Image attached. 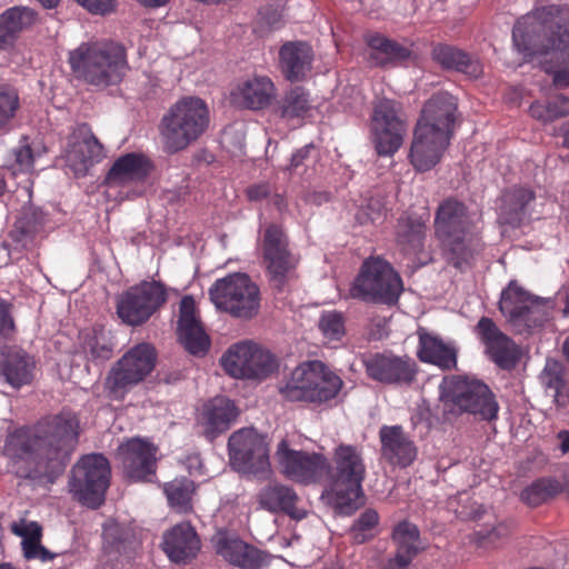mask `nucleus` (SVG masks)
<instances>
[{"mask_svg": "<svg viewBox=\"0 0 569 569\" xmlns=\"http://www.w3.org/2000/svg\"><path fill=\"white\" fill-rule=\"evenodd\" d=\"M79 429L77 416L63 410L42 419L33 430L18 429L8 435L3 455L18 477L52 485L78 445Z\"/></svg>", "mask_w": 569, "mask_h": 569, "instance_id": "f257e3e1", "label": "nucleus"}, {"mask_svg": "<svg viewBox=\"0 0 569 569\" xmlns=\"http://www.w3.org/2000/svg\"><path fill=\"white\" fill-rule=\"evenodd\" d=\"M517 50L538 59L559 88L569 86V7L545 6L521 17L512 29Z\"/></svg>", "mask_w": 569, "mask_h": 569, "instance_id": "f03ea898", "label": "nucleus"}, {"mask_svg": "<svg viewBox=\"0 0 569 569\" xmlns=\"http://www.w3.org/2000/svg\"><path fill=\"white\" fill-rule=\"evenodd\" d=\"M68 62L76 79L100 89L121 82L129 68L126 48L111 40L80 43Z\"/></svg>", "mask_w": 569, "mask_h": 569, "instance_id": "7ed1b4c3", "label": "nucleus"}, {"mask_svg": "<svg viewBox=\"0 0 569 569\" xmlns=\"http://www.w3.org/2000/svg\"><path fill=\"white\" fill-rule=\"evenodd\" d=\"M472 227L463 202L448 198L439 204L435 218L436 236L442 243L446 259L457 269L470 266L480 250V241Z\"/></svg>", "mask_w": 569, "mask_h": 569, "instance_id": "20e7f679", "label": "nucleus"}, {"mask_svg": "<svg viewBox=\"0 0 569 569\" xmlns=\"http://www.w3.org/2000/svg\"><path fill=\"white\" fill-rule=\"evenodd\" d=\"M327 488L322 492L340 513L351 515L363 505L362 481L366 466L361 450L351 445H339L332 457Z\"/></svg>", "mask_w": 569, "mask_h": 569, "instance_id": "39448f33", "label": "nucleus"}, {"mask_svg": "<svg viewBox=\"0 0 569 569\" xmlns=\"http://www.w3.org/2000/svg\"><path fill=\"white\" fill-rule=\"evenodd\" d=\"M210 111L198 97H183L169 107L159 122L163 150L173 154L186 150L209 128Z\"/></svg>", "mask_w": 569, "mask_h": 569, "instance_id": "423d86ee", "label": "nucleus"}, {"mask_svg": "<svg viewBox=\"0 0 569 569\" xmlns=\"http://www.w3.org/2000/svg\"><path fill=\"white\" fill-rule=\"evenodd\" d=\"M440 399L455 415L470 413L481 421L491 422L498 418L499 403L489 387L476 379L460 376L443 378Z\"/></svg>", "mask_w": 569, "mask_h": 569, "instance_id": "0eeeda50", "label": "nucleus"}, {"mask_svg": "<svg viewBox=\"0 0 569 569\" xmlns=\"http://www.w3.org/2000/svg\"><path fill=\"white\" fill-rule=\"evenodd\" d=\"M209 297L218 310L238 320L249 321L260 313V288L244 272H234L217 279L209 288Z\"/></svg>", "mask_w": 569, "mask_h": 569, "instance_id": "6e6552de", "label": "nucleus"}, {"mask_svg": "<svg viewBox=\"0 0 569 569\" xmlns=\"http://www.w3.org/2000/svg\"><path fill=\"white\" fill-rule=\"evenodd\" d=\"M156 348L141 342L127 350L110 368L104 379L107 397L122 401L131 389L143 382L156 368Z\"/></svg>", "mask_w": 569, "mask_h": 569, "instance_id": "1a4fd4ad", "label": "nucleus"}, {"mask_svg": "<svg viewBox=\"0 0 569 569\" xmlns=\"http://www.w3.org/2000/svg\"><path fill=\"white\" fill-rule=\"evenodd\" d=\"M110 480L111 466L102 453L83 455L70 470L68 491L82 506L98 509L106 500Z\"/></svg>", "mask_w": 569, "mask_h": 569, "instance_id": "9d476101", "label": "nucleus"}, {"mask_svg": "<svg viewBox=\"0 0 569 569\" xmlns=\"http://www.w3.org/2000/svg\"><path fill=\"white\" fill-rule=\"evenodd\" d=\"M403 290L402 280L392 266L379 258H367L350 288V296L366 302L395 305Z\"/></svg>", "mask_w": 569, "mask_h": 569, "instance_id": "9b49d317", "label": "nucleus"}, {"mask_svg": "<svg viewBox=\"0 0 569 569\" xmlns=\"http://www.w3.org/2000/svg\"><path fill=\"white\" fill-rule=\"evenodd\" d=\"M266 277L272 290L283 292L298 279L300 259L289 247V239L282 227L269 224L261 242Z\"/></svg>", "mask_w": 569, "mask_h": 569, "instance_id": "f8f14e48", "label": "nucleus"}, {"mask_svg": "<svg viewBox=\"0 0 569 569\" xmlns=\"http://www.w3.org/2000/svg\"><path fill=\"white\" fill-rule=\"evenodd\" d=\"M553 302L526 291L511 281L501 292L499 310L518 333H529L548 321Z\"/></svg>", "mask_w": 569, "mask_h": 569, "instance_id": "ddd939ff", "label": "nucleus"}, {"mask_svg": "<svg viewBox=\"0 0 569 569\" xmlns=\"http://www.w3.org/2000/svg\"><path fill=\"white\" fill-rule=\"evenodd\" d=\"M231 467L242 473L267 478L271 473L267 436L254 428H241L228 439Z\"/></svg>", "mask_w": 569, "mask_h": 569, "instance_id": "4468645a", "label": "nucleus"}, {"mask_svg": "<svg viewBox=\"0 0 569 569\" xmlns=\"http://www.w3.org/2000/svg\"><path fill=\"white\" fill-rule=\"evenodd\" d=\"M166 286L156 280H143L131 286L117 299V315L131 327L146 323L167 301Z\"/></svg>", "mask_w": 569, "mask_h": 569, "instance_id": "2eb2a0df", "label": "nucleus"}, {"mask_svg": "<svg viewBox=\"0 0 569 569\" xmlns=\"http://www.w3.org/2000/svg\"><path fill=\"white\" fill-rule=\"evenodd\" d=\"M274 458L287 479L302 485L318 482L330 468L323 455L291 449L286 439L278 443Z\"/></svg>", "mask_w": 569, "mask_h": 569, "instance_id": "dca6fc26", "label": "nucleus"}, {"mask_svg": "<svg viewBox=\"0 0 569 569\" xmlns=\"http://www.w3.org/2000/svg\"><path fill=\"white\" fill-rule=\"evenodd\" d=\"M368 378L385 386L409 387L419 371L415 359L392 351L375 352L362 360Z\"/></svg>", "mask_w": 569, "mask_h": 569, "instance_id": "f3484780", "label": "nucleus"}, {"mask_svg": "<svg viewBox=\"0 0 569 569\" xmlns=\"http://www.w3.org/2000/svg\"><path fill=\"white\" fill-rule=\"evenodd\" d=\"M158 448L141 438H130L117 449L123 476L131 482H153L158 469Z\"/></svg>", "mask_w": 569, "mask_h": 569, "instance_id": "a211bd4d", "label": "nucleus"}, {"mask_svg": "<svg viewBox=\"0 0 569 569\" xmlns=\"http://www.w3.org/2000/svg\"><path fill=\"white\" fill-rule=\"evenodd\" d=\"M66 167L74 177H84L89 170L106 158L103 144L88 123H80L68 136L64 147Z\"/></svg>", "mask_w": 569, "mask_h": 569, "instance_id": "6ab92c4d", "label": "nucleus"}, {"mask_svg": "<svg viewBox=\"0 0 569 569\" xmlns=\"http://www.w3.org/2000/svg\"><path fill=\"white\" fill-rule=\"evenodd\" d=\"M475 332L482 342L486 353L501 369L511 370L520 360L517 345L505 335L488 317H481Z\"/></svg>", "mask_w": 569, "mask_h": 569, "instance_id": "aec40b11", "label": "nucleus"}, {"mask_svg": "<svg viewBox=\"0 0 569 569\" xmlns=\"http://www.w3.org/2000/svg\"><path fill=\"white\" fill-rule=\"evenodd\" d=\"M450 136L426 126H416L410 148V162L420 172L429 171L441 159L450 143Z\"/></svg>", "mask_w": 569, "mask_h": 569, "instance_id": "412c9836", "label": "nucleus"}, {"mask_svg": "<svg viewBox=\"0 0 569 569\" xmlns=\"http://www.w3.org/2000/svg\"><path fill=\"white\" fill-rule=\"evenodd\" d=\"M212 542L219 556L240 569H261L270 562L268 552L226 532H218Z\"/></svg>", "mask_w": 569, "mask_h": 569, "instance_id": "4be33fe9", "label": "nucleus"}, {"mask_svg": "<svg viewBox=\"0 0 569 569\" xmlns=\"http://www.w3.org/2000/svg\"><path fill=\"white\" fill-rule=\"evenodd\" d=\"M177 335L181 345L191 355L202 356L210 347V339L196 315V301L192 296H184L180 301Z\"/></svg>", "mask_w": 569, "mask_h": 569, "instance_id": "5701e85b", "label": "nucleus"}, {"mask_svg": "<svg viewBox=\"0 0 569 569\" xmlns=\"http://www.w3.org/2000/svg\"><path fill=\"white\" fill-rule=\"evenodd\" d=\"M379 440L381 457L392 466L406 468L417 458L418 449L400 425L380 427Z\"/></svg>", "mask_w": 569, "mask_h": 569, "instance_id": "b1692460", "label": "nucleus"}, {"mask_svg": "<svg viewBox=\"0 0 569 569\" xmlns=\"http://www.w3.org/2000/svg\"><path fill=\"white\" fill-rule=\"evenodd\" d=\"M300 498L296 490L286 483L271 481L257 495L259 507L271 513H283L295 520H302L307 511L299 508Z\"/></svg>", "mask_w": 569, "mask_h": 569, "instance_id": "393cba45", "label": "nucleus"}, {"mask_svg": "<svg viewBox=\"0 0 569 569\" xmlns=\"http://www.w3.org/2000/svg\"><path fill=\"white\" fill-rule=\"evenodd\" d=\"M457 100L448 92H438L426 101L417 126L430 127L433 131H442L452 136Z\"/></svg>", "mask_w": 569, "mask_h": 569, "instance_id": "a878e982", "label": "nucleus"}, {"mask_svg": "<svg viewBox=\"0 0 569 569\" xmlns=\"http://www.w3.org/2000/svg\"><path fill=\"white\" fill-rule=\"evenodd\" d=\"M238 415V408L230 399L216 397L203 406L198 422L204 437L212 441L231 427Z\"/></svg>", "mask_w": 569, "mask_h": 569, "instance_id": "bb28decb", "label": "nucleus"}, {"mask_svg": "<svg viewBox=\"0 0 569 569\" xmlns=\"http://www.w3.org/2000/svg\"><path fill=\"white\" fill-rule=\"evenodd\" d=\"M536 193L527 187L515 186L500 198L498 221L510 227H520L529 217Z\"/></svg>", "mask_w": 569, "mask_h": 569, "instance_id": "cd10ccee", "label": "nucleus"}, {"mask_svg": "<svg viewBox=\"0 0 569 569\" xmlns=\"http://www.w3.org/2000/svg\"><path fill=\"white\" fill-rule=\"evenodd\" d=\"M312 48L303 41H289L279 50V68L283 77L298 82L303 80L312 68Z\"/></svg>", "mask_w": 569, "mask_h": 569, "instance_id": "c85d7f7f", "label": "nucleus"}, {"mask_svg": "<svg viewBox=\"0 0 569 569\" xmlns=\"http://www.w3.org/2000/svg\"><path fill=\"white\" fill-rule=\"evenodd\" d=\"M163 550L176 563L194 558L200 550V539L189 522L176 525L163 535Z\"/></svg>", "mask_w": 569, "mask_h": 569, "instance_id": "c756f323", "label": "nucleus"}, {"mask_svg": "<svg viewBox=\"0 0 569 569\" xmlns=\"http://www.w3.org/2000/svg\"><path fill=\"white\" fill-rule=\"evenodd\" d=\"M36 360L20 348H11L0 361V375L13 389L31 385L34 379Z\"/></svg>", "mask_w": 569, "mask_h": 569, "instance_id": "7c9ffc66", "label": "nucleus"}, {"mask_svg": "<svg viewBox=\"0 0 569 569\" xmlns=\"http://www.w3.org/2000/svg\"><path fill=\"white\" fill-rule=\"evenodd\" d=\"M431 58L442 69L458 71L472 79L483 74V66L477 57L451 44H435L431 49Z\"/></svg>", "mask_w": 569, "mask_h": 569, "instance_id": "2f4dec72", "label": "nucleus"}, {"mask_svg": "<svg viewBox=\"0 0 569 569\" xmlns=\"http://www.w3.org/2000/svg\"><path fill=\"white\" fill-rule=\"evenodd\" d=\"M38 13L36 10L14 6L0 14V52L11 50L20 34L36 24Z\"/></svg>", "mask_w": 569, "mask_h": 569, "instance_id": "473e14b6", "label": "nucleus"}, {"mask_svg": "<svg viewBox=\"0 0 569 569\" xmlns=\"http://www.w3.org/2000/svg\"><path fill=\"white\" fill-rule=\"evenodd\" d=\"M233 96L247 109L261 110L276 98V87L267 76H253L239 83Z\"/></svg>", "mask_w": 569, "mask_h": 569, "instance_id": "72a5a7b5", "label": "nucleus"}, {"mask_svg": "<svg viewBox=\"0 0 569 569\" xmlns=\"http://www.w3.org/2000/svg\"><path fill=\"white\" fill-rule=\"evenodd\" d=\"M318 378V372L312 370L311 361L303 362L279 386V393L287 401L311 402L312 397L319 395L313 393L312 387Z\"/></svg>", "mask_w": 569, "mask_h": 569, "instance_id": "f704fd0d", "label": "nucleus"}, {"mask_svg": "<svg viewBox=\"0 0 569 569\" xmlns=\"http://www.w3.org/2000/svg\"><path fill=\"white\" fill-rule=\"evenodd\" d=\"M150 170L149 159L137 152H129L119 157L106 176V182L111 186H123L143 180Z\"/></svg>", "mask_w": 569, "mask_h": 569, "instance_id": "c9c22d12", "label": "nucleus"}, {"mask_svg": "<svg viewBox=\"0 0 569 569\" xmlns=\"http://www.w3.org/2000/svg\"><path fill=\"white\" fill-rule=\"evenodd\" d=\"M457 349L438 336L430 333L419 336L417 356L420 361L435 365L442 370H452L457 368Z\"/></svg>", "mask_w": 569, "mask_h": 569, "instance_id": "e433bc0d", "label": "nucleus"}, {"mask_svg": "<svg viewBox=\"0 0 569 569\" xmlns=\"http://www.w3.org/2000/svg\"><path fill=\"white\" fill-rule=\"evenodd\" d=\"M392 539L397 545L393 561L399 568H406L420 550V532L415 523L399 522L392 532Z\"/></svg>", "mask_w": 569, "mask_h": 569, "instance_id": "4c0bfd02", "label": "nucleus"}, {"mask_svg": "<svg viewBox=\"0 0 569 569\" xmlns=\"http://www.w3.org/2000/svg\"><path fill=\"white\" fill-rule=\"evenodd\" d=\"M366 42L371 50L369 57L375 66L382 67L388 63L403 61L411 54L407 47L379 33L368 36Z\"/></svg>", "mask_w": 569, "mask_h": 569, "instance_id": "58836bf2", "label": "nucleus"}, {"mask_svg": "<svg viewBox=\"0 0 569 569\" xmlns=\"http://www.w3.org/2000/svg\"><path fill=\"white\" fill-rule=\"evenodd\" d=\"M134 540L133 529L127 525L108 519L102 526V548L108 555L124 552Z\"/></svg>", "mask_w": 569, "mask_h": 569, "instance_id": "ea45409f", "label": "nucleus"}, {"mask_svg": "<svg viewBox=\"0 0 569 569\" xmlns=\"http://www.w3.org/2000/svg\"><path fill=\"white\" fill-rule=\"evenodd\" d=\"M426 226L411 218H401L397 224V243L406 254L419 252L423 247Z\"/></svg>", "mask_w": 569, "mask_h": 569, "instance_id": "a19ab883", "label": "nucleus"}, {"mask_svg": "<svg viewBox=\"0 0 569 569\" xmlns=\"http://www.w3.org/2000/svg\"><path fill=\"white\" fill-rule=\"evenodd\" d=\"M311 366L319 376L316 385L312 386L313 393L319 395L312 397L311 403H322L336 398L343 385L341 378L319 360L311 361Z\"/></svg>", "mask_w": 569, "mask_h": 569, "instance_id": "79ce46f5", "label": "nucleus"}, {"mask_svg": "<svg viewBox=\"0 0 569 569\" xmlns=\"http://www.w3.org/2000/svg\"><path fill=\"white\" fill-rule=\"evenodd\" d=\"M310 93L303 87H295L287 91L278 104L281 118L287 120L305 118L311 110Z\"/></svg>", "mask_w": 569, "mask_h": 569, "instance_id": "37998d69", "label": "nucleus"}, {"mask_svg": "<svg viewBox=\"0 0 569 569\" xmlns=\"http://www.w3.org/2000/svg\"><path fill=\"white\" fill-rule=\"evenodd\" d=\"M371 127L407 128V119L401 104L391 99H379L373 104Z\"/></svg>", "mask_w": 569, "mask_h": 569, "instance_id": "c03bdc74", "label": "nucleus"}, {"mask_svg": "<svg viewBox=\"0 0 569 569\" xmlns=\"http://www.w3.org/2000/svg\"><path fill=\"white\" fill-rule=\"evenodd\" d=\"M194 489L193 481L186 477L176 478L163 485V491L170 507L180 513L192 510L191 499Z\"/></svg>", "mask_w": 569, "mask_h": 569, "instance_id": "a18cd8bd", "label": "nucleus"}, {"mask_svg": "<svg viewBox=\"0 0 569 569\" xmlns=\"http://www.w3.org/2000/svg\"><path fill=\"white\" fill-rule=\"evenodd\" d=\"M562 491V485L555 478L542 477L527 486L520 495L521 500L530 507L540 506Z\"/></svg>", "mask_w": 569, "mask_h": 569, "instance_id": "49530a36", "label": "nucleus"}, {"mask_svg": "<svg viewBox=\"0 0 569 569\" xmlns=\"http://www.w3.org/2000/svg\"><path fill=\"white\" fill-rule=\"evenodd\" d=\"M253 345L250 341L234 343L222 356L221 365L231 377L246 378Z\"/></svg>", "mask_w": 569, "mask_h": 569, "instance_id": "de8ad7c7", "label": "nucleus"}, {"mask_svg": "<svg viewBox=\"0 0 569 569\" xmlns=\"http://www.w3.org/2000/svg\"><path fill=\"white\" fill-rule=\"evenodd\" d=\"M407 128L371 127V140L379 156L391 157L402 146Z\"/></svg>", "mask_w": 569, "mask_h": 569, "instance_id": "09e8293b", "label": "nucleus"}, {"mask_svg": "<svg viewBox=\"0 0 569 569\" xmlns=\"http://www.w3.org/2000/svg\"><path fill=\"white\" fill-rule=\"evenodd\" d=\"M530 116L542 123H550L569 116V97L558 96L546 103L536 101L529 108Z\"/></svg>", "mask_w": 569, "mask_h": 569, "instance_id": "8fccbe9b", "label": "nucleus"}, {"mask_svg": "<svg viewBox=\"0 0 569 569\" xmlns=\"http://www.w3.org/2000/svg\"><path fill=\"white\" fill-rule=\"evenodd\" d=\"M83 353L88 362L101 366L112 358L113 345L104 333L88 335L82 345Z\"/></svg>", "mask_w": 569, "mask_h": 569, "instance_id": "3c124183", "label": "nucleus"}, {"mask_svg": "<svg viewBox=\"0 0 569 569\" xmlns=\"http://www.w3.org/2000/svg\"><path fill=\"white\" fill-rule=\"evenodd\" d=\"M277 369L278 362L274 356L254 343L244 379H266Z\"/></svg>", "mask_w": 569, "mask_h": 569, "instance_id": "603ef678", "label": "nucleus"}, {"mask_svg": "<svg viewBox=\"0 0 569 569\" xmlns=\"http://www.w3.org/2000/svg\"><path fill=\"white\" fill-rule=\"evenodd\" d=\"M513 530V523L507 520L486 522L475 531L477 542L482 547L497 546L508 539Z\"/></svg>", "mask_w": 569, "mask_h": 569, "instance_id": "864d4df0", "label": "nucleus"}, {"mask_svg": "<svg viewBox=\"0 0 569 569\" xmlns=\"http://www.w3.org/2000/svg\"><path fill=\"white\" fill-rule=\"evenodd\" d=\"M20 108L19 93L8 83H0V132L9 129Z\"/></svg>", "mask_w": 569, "mask_h": 569, "instance_id": "5fc2aeb1", "label": "nucleus"}, {"mask_svg": "<svg viewBox=\"0 0 569 569\" xmlns=\"http://www.w3.org/2000/svg\"><path fill=\"white\" fill-rule=\"evenodd\" d=\"M539 378L546 391L552 392L566 387L563 366L555 359H547Z\"/></svg>", "mask_w": 569, "mask_h": 569, "instance_id": "6e6d98bb", "label": "nucleus"}, {"mask_svg": "<svg viewBox=\"0 0 569 569\" xmlns=\"http://www.w3.org/2000/svg\"><path fill=\"white\" fill-rule=\"evenodd\" d=\"M39 223L33 214L24 213L19 217L11 231V237L14 241L26 246L31 241L34 234L38 232Z\"/></svg>", "mask_w": 569, "mask_h": 569, "instance_id": "4d7b16f0", "label": "nucleus"}, {"mask_svg": "<svg viewBox=\"0 0 569 569\" xmlns=\"http://www.w3.org/2000/svg\"><path fill=\"white\" fill-rule=\"evenodd\" d=\"M379 522V515L373 509H366L351 527L353 540L357 543H363L371 537L368 531H371Z\"/></svg>", "mask_w": 569, "mask_h": 569, "instance_id": "13d9d810", "label": "nucleus"}, {"mask_svg": "<svg viewBox=\"0 0 569 569\" xmlns=\"http://www.w3.org/2000/svg\"><path fill=\"white\" fill-rule=\"evenodd\" d=\"M319 328L330 340H339L345 335L343 318L340 313L328 312L322 315Z\"/></svg>", "mask_w": 569, "mask_h": 569, "instance_id": "bf43d9fd", "label": "nucleus"}, {"mask_svg": "<svg viewBox=\"0 0 569 569\" xmlns=\"http://www.w3.org/2000/svg\"><path fill=\"white\" fill-rule=\"evenodd\" d=\"M14 171L29 172L33 169L34 157L31 147L23 141L19 147L13 149Z\"/></svg>", "mask_w": 569, "mask_h": 569, "instance_id": "052dcab7", "label": "nucleus"}, {"mask_svg": "<svg viewBox=\"0 0 569 569\" xmlns=\"http://www.w3.org/2000/svg\"><path fill=\"white\" fill-rule=\"evenodd\" d=\"M92 14L107 16L116 11L117 0H74Z\"/></svg>", "mask_w": 569, "mask_h": 569, "instance_id": "680f3d73", "label": "nucleus"}, {"mask_svg": "<svg viewBox=\"0 0 569 569\" xmlns=\"http://www.w3.org/2000/svg\"><path fill=\"white\" fill-rule=\"evenodd\" d=\"M16 330L11 305L0 299V340L9 339Z\"/></svg>", "mask_w": 569, "mask_h": 569, "instance_id": "e2e57ef3", "label": "nucleus"}, {"mask_svg": "<svg viewBox=\"0 0 569 569\" xmlns=\"http://www.w3.org/2000/svg\"><path fill=\"white\" fill-rule=\"evenodd\" d=\"M11 530L17 536L23 537L24 539H34L40 540L41 537V528L37 522L21 523L13 522L11 525Z\"/></svg>", "mask_w": 569, "mask_h": 569, "instance_id": "0e129e2a", "label": "nucleus"}, {"mask_svg": "<svg viewBox=\"0 0 569 569\" xmlns=\"http://www.w3.org/2000/svg\"><path fill=\"white\" fill-rule=\"evenodd\" d=\"M382 217V206L379 201L370 200L368 204L361 209V212L358 214V219L361 223H366L368 221L376 222Z\"/></svg>", "mask_w": 569, "mask_h": 569, "instance_id": "69168bd1", "label": "nucleus"}, {"mask_svg": "<svg viewBox=\"0 0 569 569\" xmlns=\"http://www.w3.org/2000/svg\"><path fill=\"white\" fill-rule=\"evenodd\" d=\"M553 405L559 416L569 415V388L566 386L561 389L552 391Z\"/></svg>", "mask_w": 569, "mask_h": 569, "instance_id": "338daca9", "label": "nucleus"}, {"mask_svg": "<svg viewBox=\"0 0 569 569\" xmlns=\"http://www.w3.org/2000/svg\"><path fill=\"white\" fill-rule=\"evenodd\" d=\"M316 152V146L313 143H308L298 150H296L290 160V169H297L306 163L312 157V153Z\"/></svg>", "mask_w": 569, "mask_h": 569, "instance_id": "774afa93", "label": "nucleus"}]
</instances>
